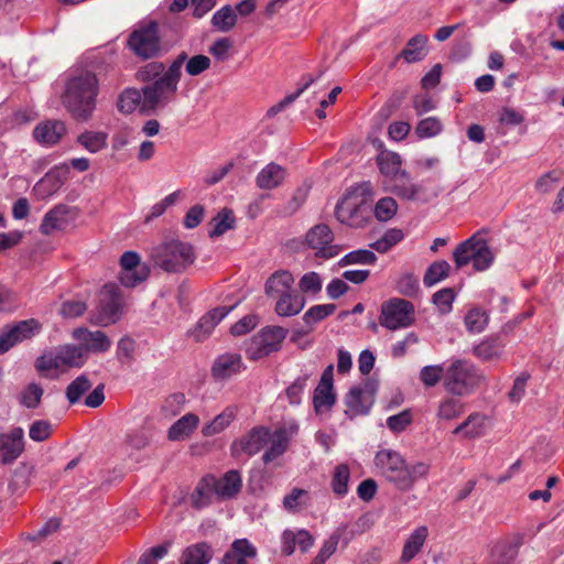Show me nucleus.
I'll list each match as a JSON object with an SVG mask.
<instances>
[{"mask_svg": "<svg viewBox=\"0 0 564 564\" xmlns=\"http://www.w3.org/2000/svg\"><path fill=\"white\" fill-rule=\"evenodd\" d=\"M375 465L389 482L402 491L410 490L419 479L425 478L430 471L429 464L417 462L408 465L404 458L392 449L378 452Z\"/></svg>", "mask_w": 564, "mask_h": 564, "instance_id": "1", "label": "nucleus"}, {"mask_svg": "<svg viewBox=\"0 0 564 564\" xmlns=\"http://www.w3.org/2000/svg\"><path fill=\"white\" fill-rule=\"evenodd\" d=\"M97 91V78L91 72H82L68 80L63 104L76 121L84 122L91 118Z\"/></svg>", "mask_w": 564, "mask_h": 564, "instance_id": "2", "label": "nucleus"}, {"mask_svg": "<svg viewBox=\"0 0 564 564\" xmlns=\"http://www.w3.org/2000/svg\"><path fill=\"white\" fill-rule=\"evenodd\" d=\"M372 187L362 183L346 191L335 207L336 219L351 228H364L371 219Z\"/></svg>", "mask_w": 564, "mask_h": 564, "instance_id": "3", "label": "nucleus"}, {"mask_svg": "<svg viewBox=\"0 0 564 564\" xmlns=\"http://www.w3.org/2000/svg\"><path fill=\"white\" fill-rule=\"evenodd\" d=\"M156 267L169 273L185 272L196 260L193 245L178 238H166L151 251Z\"/></svg>", "mask_w": 564, "mask_h": 564, "instance_id": "4", "label": "nucleus"}, {"mask_svg": "<svg viewBox=\"0 0 564 564\" xmlns=\"http://www.w3.org/2000/svg\"><path fill=\"white\" fill-rule=\"evenodd\" d=\"M485 380V376L465 360L454 361L446 370L444 387L453 395L463 397L471 393Z\"/></svg>", "mask_w": 564, "mask_h": 564, "instance_id": "5", "label": "nucleus"}, {"mask_svg": "<svg viewBox=\"0 0 564 564\" xmlns=\"http://www.w3.org/2000/svg\"><path fill=\"white\" fill-rule=\"evenodd\" d=\"M453 257L457 269L473 262L477 271L488 269L495 259L487 240L480 234H475L459 243L454 250Z\"/></svg>", "mask_w": 564, "mask_h": 564, "instance_id": "6", "label": "nucleus"}, {"mask_svg": "<svg viewBox=\"0 0 564 564\" xmlns=\"http://www.w3.org/2000/svg\"><path fill=\"white\" fill-rule=\"evenodd\" d=\"M180 80L164 73L142 87V110L155 112L166 108L176 98Z\"/></svg>", "mask_w": 564, "mask_h": 564, "instance_id": "7", "label": "nucleus"}, {"mask_svg": "<svg viewBox=\"0 0 564 564\" xmlns=\"http://www.w3.org/2000/svg\"><path fill=\"white\" fill-rule=\"evenodd\" d=\"M160 26L156 21H150L135 29L128 39L130 50L142 59H151L161 54Z\"/></svg>", "mask_w": 564, "mask_h": 564, "instance_id": "8", "label": "nucleus"}, {"mask_svg": "<svg viewBox=\"0 0 564 564\" xmlns=\"http://www.w3.org/2000/svg\"><path fill=\"white\" fill-rule=\"evenodd\" d=\"M415 308L406 300L394 297L381 305L379 323L389 330L405 328L414 324Z\"/></svg>", "mask_w": 564, "mask_h": 564, "instance_id": "9", "label": "nucleus"}, {"mask_svg": "<svg viewBox=\"0 0 564 564\" xmlns=\"http://www.w3.org/2000/svg\"><path fill=\"white\" fill-rule=\"evenodd\" d=\"M286 335L288 329L281 326L264 327L247 343V357L258 360L280 350Z\"/></svg>", "mask_w": 564, "mask_h": 564, "instance_id": "10", "label": "nucleus"}, {"mask_svg": "<svg viewBox=\"0 0 564 564\" xmlns=\"http://www.w3.org/2000/svg\"><path fill=\"white\" fill-rule=\"evenodd\" d=\"M123 307V295L115 283L106 284L99 292V303L95 315V322L99 325L116 323Z\"/></svg>", "mask_w": 564, "mask_h": 564, "instance_id": "11", "label": "nucleus"}, {"mask_svg": "<svg viewBox=\"0 0 564 564\" xmlns=\"http://www.w3.org/2000/svg\"><path fill=\"white\" fill-rule=\"evenodd\" d=\"M120 284L126 288H134L145 281L150 274L149 267L141 263L140 256L135 251H126L120 258Z\"/></svg>", "mask_w": 564, "mask_h": 564, "instance_id": "12", "label": "nucleus"}, {"mask_svg": "<svg viewBox=\"0 0 564 564\" xmlns=\"http://www.w3.org/2000/svg\"><path fill=\"white\" fill-rule=\"evenodd\" d=\"M334 234L332 229L325 224H318L311 228L305 237L307 246L315 250V256L329 259L336 257L340 248L333 245Z\"/></svg>", "mask_w": 564, "mask_h": 564, "instance_id": "13", "label": "nucleus"}, {"mask_svg": "<svg viewBox=\"0 0 564 564\" xmlns=\"http://www.w3.org/2000/svg\"><path fill=\"white\" fill-rule=\"evenodd\" d=\"M391 191L402 199L423 203L437 196V192H429L423 184L412 182L409 174L404 171L393 178Z\"/></svg>", "mask_w": 564, "mask_h": 564, "instance_id": "14", "label": "nucleus"}, {"mask_svg": "<svg viewBox=\"0 0 564 564\" xmlns=\"http://www.w3.org/2000/svg\"><path fill=\"white\" fill-rule=\"evenodd\" d=\"M270 441V430L263 426L253 427L240 440L231 444V455L238 457L241 453L249 456L259 453Z\"/></svg>", "mask_w": 564, "mask_h": 564, "instance_id": "15", "label": "nucleus"}, {"mask_svg": "<svg viewBox=\"0 0 564 564\" xmlns=\"http://www.w3.org/2000/svg\"><path fill=\"white\" fill-rule=\"evenodd\" d=\"M73 337L80 343L79 347L84 348V356L88 352L100 354L106 352L110 346L111 340L101 330H89L85 327L74 329Z\"/></svg>", "mask_w": 564, "mask_h": 564, "instance_id": "16", "label": "nucleus"}, {"mask_svg": "<svg viewBox=\"0 0 564 564\" xmlns=\"http://www.w3.org/2000/svg\"><path fill=\"white\" fill-rule=\"evenodd\" d=\"M24 452V433L21 427H14L9 433L0 434V462L12 464Z\"/></svg>", "mask_w": 564, "mask_h": 564, "instance_id": "17", "label": "nucleus"}, {"mask_svg": "<svg viewBox=\"0 0 564 564\" xmlns=\"http://www.w3.org/2000/svg\"><path fill=\"white\" fill-rule=\"evenodd\" d=\"M39 329L40 324L33 318L13 325L7 332L0 334V354L8 351L17 343L31 338Z\"/></svg>", "mask_w": 564, "mask_h": 564, "instance_id": "18", "label": "nucleus"}, {"mask_svg": "<svg viewBox=\"0 0 564 564\" xmlns=\"http://www.w3.org/2000/svg\"><path fill=\"white\" fill-rule=\"evenodd\" d=\"M66 126L59 120H47L37 124L33 131L34 139L43 145H54L66 134Z\"/></svg>", "mask_w": 564, "mask_h": 564, "instance_id": "19", "label": "nucleus"}, {"mask_svg": "<svg viewBox=\"0 0 564 564\" xmlns=\"http://www.w3.org/2000/svg\"><path fill=\"white\" fill-rule=\"evenodd\" d=\"M256 556L257 549L247 539H237L225 553L221 564H248Z\"/></svg>", "mask_w": 564, "mask_h": 564, "instance_id": "20", "label": "nucleus"}, {"mask_svg": "<svg viewBox=\"0 0 564 564\" xmlns=\"http://www.w3.org/2000/svg\"><path fill=\"white\" fill-rule=\"evenodd\" d=\"M215 495L221 498H232L241 489L242 479L238 470L227 471L220 479H209Z\"/></svg>", "mask_w": 564, "mask_h": 564, "instance_id": "21", "label": "nucleus"}, {"mask_svg": "<svg viewBox=\"0 0 564 564\" xmlns=\"http://www.w3.org/2000/svg\"><path fill=\"white\" fill-rule=\"evenodd\" d=\"M285 177V170L276 164L269 163L257 175L256 184L261 189H273L279 187Z\"/></svg>", "mask_w": 564, "mask_h": 564, "instance_id": "22", "label": "nucleus"}, {"mask_svg": "<svg viewBox=\"0 0 564 564\" xmlns=\"http://www.w3.org/2000/svg\"><path fill=\"white\" fill-rule=\"evenodd\" d=\"M199 417L196 414L187 413L172 424L167 438L172 442L186 440L197 429Z\"/></svg>", "mask_w": 564, "mask_h": 564, "instance_id": "23", "label": "nucleus"}, {"mask_svg": "<svg viewBox=\"0 0 564 564\" xmlns=\"http://www.w3.org/2000/svg\"><path fill=\"white\" fill-rule=\"evenodd\" d=\"M242 367L241 357L238 354H225L219 356L213 366L215 378L224 380L240 371Z\"/></svg>", "mask_w": 564, "mask_h": 564, "instance_id": "24", "label": "nucleus"}, {"mask_svg": "<svg viewBox=\"0 0 564 564\" xmlns=\"http://www.w3.org/2000/svg\"><path fill=\"white\" fill-rule=\"evenodd\" d=\"M70 209L66 205H57L53 209H51L45 216L41 224V231L44 235H51L55 230L63 229L68 220L67 215Z\"/></svg>", "mask_w": 564, "mask_h": 564, "instance_id": "25", "label": "nucleus"}, {"mask_svg": "<svg viewBox=\"0 0 564 564\" xmlns=\"http://www.w3.org/2000/svg\"><path fill=\"white\" fill-rule=\"evenodd\" d=\"M305 306V299L297 292H286L280 295L275 304V312L280 316H294Z\"/></svg>", "mask_w": 564, "mask_h": 564, "instance_id": "26", "label": "nucleus"}, {"mask_svg": "<svg viewBox=\"0 0 564 564\" xmlns=\"http://www.w3.org/2000/svg\"><path fill=\"white\" fill-rule=\"evenodd\" d=\"M293 283L294 278L291 272L286 270L275 271L267 280L264 291L268 296L282 295L289 292Z\"/></svg>", "mask_w": 564, "mask_h": 564, "instance_id": "27", "label": "nucleus"}, {"mask_svg": "<svg viewBox=\"0 0 564 564\" xmlns=\"http://www.w3.org/2000/svg\"><path fill=\"white\" fill-rule=\"evenodd\" d=\"M426 44L427 37L422 34H416L408 41L405 47L398 55V58H404L408 63L420 62L427 54Z\"/></svg>", "mask_w": 564, "mask_h": 564, "instance_id": "28", "label": "nucleus"}, {"mask_svg": "<svg viewBox=\"0 0 564 564\" xmlns=\"http://www.w3.org/2000/svg\"><path fill=\"white\" fill-rule=\"evenodd\" d=\"M486 417L480 413H471L462 424L456 426L453 434H462L464 438L473 440L485 433Z\"/></svg>", "mask_w": 564, "mask_h": 564, "instance_id": "29", "label": "nucleus"}, {"mask_svg": "<svg viewBox=\"0 0 564 564\" xmlns=\"http://www.w3.org/2000/svg\"><path fill=\"white\" fill-rule=\"evenodd\" d=\"M429 535L427 527L416 528L405 541L402 550L401 561L410 562L421 551Z\"/></svg>", "mask_w": 564, "mask_h": 564, "instance_id": "30", "label": "nucleus"}, {"mask_svg": "<svg viewBox=\"0 0 564 564\" xmlns=\"http://www.w3.org/2000/svg\"><path fill=\"white\" fill-rule=\"evenodd\" d=\"M290 442V434L285 429H278L273 434L270 433V447L265 451L262 459L265 464L276 459L288 448Z\"/></svg>", "mask_w": 564, "mask_h": 564, "instance_id": "31", "label": "nucleus"}, {"mask_svg": "<svg viewBox=\"0 0 564 564\" xmlns=\"http://www.w3.org/2000/svg\"><path fill=\"white\" fill-rule=\"evenodd\" d=\"M237 416V408L228 406L202 429L204 436H214L224 432Z\"/></svg>", "mask_w": 564, "mask_h": 564, "instance_id": "32", "label": "nucleus"}, {"mask_svg": "<svg viewBox=\"0 0 564 564\" xmlns=\"http://www.w3.org/2000/svg\"><path fill=\"white\" fill-rule=\"evenodd\" d=\"M366 390L361 387H352L346 395L345 402L348 408L346 411L350 417L366 414L369 411L370 403L365 398Z\"/></svg>", "mask_w": 564, "mask_h": 564, "instance_id": "33", "label": "nucleus"}, {"mask_svg": "<svg viewBox=\"0 0 564 564\" xmlns=\"http://www.w3.org/2000/svg\"><path fill=\"white\" fill-rule=\"evenodd\" d=\"M212 557V547L207 543L200 542L184 550L181 564H208Z\"/></svg>", "mask_w": 564, "mask_h": 564, "instance_id": "34", "label": "nucleus"}, {"mask_svg": "<svg viewBox=\"0 0 564 564\" xmlns=\"http://www.w3.org/2000/svg\"><path fill=\"white\" fill-rule=\"evenodd\" d=\"M236 217L229 208H223L209 223V237H219L227 230L235 228Z\"/></svg>", "mask_w": 564, "mask_h": 564, "instance_id": "35", "label": "nucleus"}, {"mask_svg": "<svg viewBox=\"0 0 564 564\" xmlns=\"http://www.w3.org/2000/svg\"><path fill=\"white\" fill-rule=\"evenodd\" d=\"M108 134L102 131H85L80 133L76 142L89 153H97L107 147Z\"/></svg>", "mask_w": 564, "mask_h": 564, "instance_id": "36", "label": "nucleus"}, {"mask_svg": "<svg viewBox=\"0 0 564 564\" xmlns=\"http://www.w3.org/2000/svg\"><path fill=\"white\" fill-rule=\"evenodd\" d=\"M237 20L238 18L235 9L227 4L214 13L212 24L218 31L226 33L236 26Z\"/></svg>", "mask_w": 564, "mask_h": 564, "instance_id": "37", "label": "nucleus"}, {"mask_svg": "<svg viewBox=\"0 0 564 564\" xmlns=\"http://www.w3.org/2000/svg\"><path fill=\"white\" fill-rule=\"evenodd\" d=\"M377 164L380 172L386 176L395 178L400 174L401 158L394 152L381 151L377 156Z\"/></svg>", "mask_w": 564, "mask_h": 564, "instance_id": "38", "label": "nucleus"}, {"mask_svg": "<svg viewBox=\"0 0 564 564\" xmlns=\"http://www.w3.org/2000/svg\"><path fill=\"white\" fill-rule=\"evenodd\" d=\"M464 403L454 397L444 398L436 411L440 420L452 421L457 419L464 412Z\"/></svg>", "mask_w": 564, "mask_h": 564, "instance_id": "39", "label": "nucleus"}, {"mask_svg": "<svg viewBox=\"0 0 564 564\" xmlns=\"http://www.w3.org/2000/svg\"><path fill=\"white\" fill-rule=\"evenodd\" d=\"M142 88L140 90L135 88L126 89L118 98L117 107L122 113H132L138 106L142 109Z\"/></svg>", "mask_w": 564, "mask_h": 564, "instance_id": "40", "label": "nucleus"}, {"mask_svg": "<svg viewBox=\"0 0 564 564\" xmlns=\"http://www.w3.org/2000/svg\"><path fill=\"white\" fill-rule=\"evenodd\" d=\"M93 383L89 378L85 375H82L74 379L66 388L65 394L66 399L70 404H75L79 402V400L85 395Z\"/></svg>", "mask_w": 564, "mask_h": 564, "instance_id": "41", "label": "nucleus"}, {"mask_svg": "<svg viewBox=\"0 0 564 564\" xmlns=\"http://www.w3.org/2000/svg\"><path fill=\"white\" fill-rule=\"evenodd\" d=\"M403 231L399 228L388 229L382 237L370 243V248L375 249L380 253H386L393 246L403 239Z\"/></svg>", "mask_w": 564, "mask_h": 564, "instance_id": "42", "label": "nucleus"}, {"mask_svg": "<svg viewBox=\"0 0 564 564\" xmlns=\"http://www.w3.org/2000/svg\"><path fill=\"white\" fill-rule=\"evenodd\" d=\"M451 270V265L447 261L441 260L435 261L427 268L423 282L426 286H432L436 284L437 282L444 280L448 276Z\"/></svg>", "mask_w": 564, "mask_h": 564, "instance_id": "43", "label": "nucleus"}, {"mask_svg": "<svg viewBox=\"0 0 564 564\" xmlns=\"http://www.w3.org/2000/svg\"><path fill=\"white\" fill-rule=\"evenodd\" d=\"M336 401V395L333 391V387L317 386L314 391L313 404L316 413H321L324 410H329Z\"/></svg>", "mask_w": 564, "mask_h": 564, "instance_id": "44", "label": "nucleus"}, {"mask_svg": "<svg viewBox=\"0 0 564 564\" xmlns=\"http://www.w3.org/2000/svg\"><path fill=\"white\" fill-rule=\"evenodd\" d=\"M215 495L209 479H203L195 488L192 495V505L196 509H200L210 503L212 496Z\"/></svg>", "mask_w": 564, "mask_h": 564, "instance_id": "45", "label": "nucleus"}, {"mask_svg": "<svg viewBox=\"0 0 564 564\" xmlns=\"http://www.w3.org/2000/svg\"><path fill=\"white\" fill-rule=\"evenodd\" d=\"M518 555L517 549L508 543L497 544L490 555V564H512Z\"/></svg>", "mask_w": 564, "mask_h": 564, "instance_id": "46", "label": "nucleus"}, {"mask_svg": "<svg viewBox=\"0 0 564 564\" xmlns=\"http://www.w3.org/2000/svg\"><path fill=\"white\" fill-rule=\"evenodd\" d=\"M474 352L478 358L485 361H490L498 359L501 356L502 347L498 340L487 339L478 344L474 348Z\"/></svg>", "mask_w": 564, "mask_h": 564, "instance_id": "47", "label": "nucleus"}, {"mask_svg": "<svg viewBox=\"0 0 564 564\" xmlns=\"http://www.w3.org/2000/svg\"><path fill=\"white\" fill-rule=\"evenodd\" d=\"M62 355L58 348L54 351H48L40 356L35 361V368L40 372H46L51 370H58L64 368Z\"/></svg>", "mask_w": 564, "mask_h": 564, "instance_id": "48", "label": "nucleus"}, {"mask_svg": "<svg viewBox=\"0 0 564 564\" xmlns=\"http://www.w3.org/2000/svg\"><path fill=\"white\" fill-rule=\"evenodd\" d=\"M349 477L350 470L348 465L339 464L335 467L332 479V489L334 494L338 496H344L347 494Z\"/></svg>", "mask_w": 564, "mask_h": 564, "instance_id": "49", "label": "nucleus"}, {"mask_svg": "<svg viewBox=\"0 0 564 564\" xmlns=\"http://www.w3.org/2000/svg\"><path fill=\"white\" fill-rule=\"evenodd\" d=\"M65 367H80L85 362L84 348L75 345H64L58 348Z\"/></svg>", "mask_w": 564, "mask_h": 564, "instance_id": "50", "label": "nucleus"}, {"mask_svg": "<svg viewBox=\"0 0 564 564\" xmlns=\"http://www.w3.org/2000/svg\"><path fill=\"white\" fill-rule=\"evenodd\" d=\"M398 210V204L392 197L380 198L373 208V215L379 221L392 219Z\"/></svg>", "mask_w": 564, "mask_h": 564, "instance_id": "51", "label": "nucleus"}, {"mask_svg": "<svg viewBox=\"0 0 564 564\" xmlns=\"http://www.w3.org/2000/svg\"><path fill=\"white\" fill-rule=\"evenodd\" d=\"M377 260V256L367 249H359L347 253L340 259L338 264L345 267L348 264H373Z\"/></svg>", "mask_w": 564, "mask_h": 564, "instance_id": "52", "label": "nucleus"}, {"mask_svg": "<svg viewBox=\"0 0 564 564\" xmlns=\"http://www.w3.org/2000/svg\"><path fill=\"white\" fill-rule=\"evenodd\" d=\"M165 66L162 62H151L138 69L137 79L143 83H152L165 73Z\"/></svg>", "mask_w": 564, "mask_h": 564, "instance_id": "53", "label": "nucleus"}, {"mask_svg": "<svg viewBox=\"0 0 564 564\" xmlns=\"http://www.w3.org/2000/svg\"><path fill=\"white\" fill-rule=\"evenodd\" d=\"M43 393L40 384L31 382L21 392L20 402L28 409H35L40 404Z\"/></svg>", "mask_w": 564, "mask_h": 564, "instance_id": "54", "label": "nucleus"}, {"mask_svg": "<svg viewBox=\"0 0 564 564\" xmlns=\"http://www.w3.org/2000/svg\"><path fill=\"white\" fill-rule=\"evenodd\" d=\"M488 323L487 314L479 310L473 308L465 316V325L470 333H480Z\"/></svg>", "mask_w": 564, "mask_h": 564, "instance_id": "55", "label": "nucleus"}, {"mask_svg": "<svg viewBox=\"0 0 564 564\" xmlns=\"http://www.w3.org/2000/svg\"><path fill=\"white\" fill-rule=\"evenodd\" d=\"M441 130L442 123L435 117L421 120L415 128V132L421 139L435 137Z\"/></svg>", "mask_w": 564, "mask_h": 564, "instance_id": "56", "label": "nucleus"}, {"mask_svg": "<svg viewBox=\"0 0 564 564\" xmlns=\"http://www.w3.org/2000/svg\"><path fill=\"white\" fill-rule=\"evenodd\" d=\"M445 378V372L442 366H425L420 371V380L427 387L436 386L442 378Z\"/></svg>", "mask_w": 564, "mask_h": 564, "instance_id": "57", "label": "nucleus"}, {"mask_svg": "<svg viewBox=\"0 0 564 564\" xmlns=\"http://www.w3.org/2000/svg\"><path fill=\"white\" fill-rule=\"evenodd\" d=\"M334 304H322L312 306L303 316L306 324L313 325L334 313Z\"/></svg>", "mask_w": 564, "mask_h": 564, "instance_id": "58", "label": "nucleus"}, {"mask_svg": "<svg viewBox=\"0 0 564 564\" xmlns=\"http://www.w3.org/2000/svg\"><path fill=\"white\" fill-rule=\"evenodd\" d=\"M59 188V185L52 180V175L46 173L44 177L34 185L33 191L39 198L45 199L54 195Z\"/></svg>", "mask_w": 564, "mask_h": 564, "instance_id": "59", "label": "nucleus"}, {"mask_svg": "<svg viewBox=\"0 0 564 564\" xmlns=\"http://www.w3.org/2000/svg\"><path fill=\"white\" fill-rule=\"evenodd\" d=\"M151 436L145 430H135L128 433L124 437V444L132 449L141 451L150 445Z\"/></svg>", "mask_w": 564, "mask_h": 564, "instance_id": "60", "label": "nucleus"}, {"mask_svg": "<svg viewBox=\"0 0 564 564\" xmlns=\"http://www.w3.org/2000/svg\"><path fill=\"white\" fill-rule=\"evenodd\" d=\"M212 61L208 56L197 54L188 58L185 70L189 76H198L210 67Z\"/></svg>", "mask_w": 564, "mask_h": 564, "instance_id": "61", "label": "nucleus"}, {"mask_svg": "<svg viewBox=\"0 0 564 564\" xmlns=\"http://www.w3.org/2000/svg\"><path fill=\"white\" fill-rule=\"evenodd\" d=\"M308 492L304 489L293 488L283 499V507L290 512H296L307 499Z\"/></svg>", "mask_w": 564, "mask_h": 564, "instance_id": "62", "label": "nucleus"}, {"mask_svg": "<svg viewBox=\"0 0 564 564\" xmlns=\"http://www.w3.org/2000/svg\"><path fill=\"white\" fill-rule=\"evenodd\" d=\"M412 413L410 410L391 415L387 419V426L394 433L404 431L412 423Z\"/></svg>", "mask_w": 564, "mask_h": 564, "instance_id": "63", "label": "nucleus"}, {"mask_svg": "<svg viewBox=\"0 0 564 564\" xmlns=\"http://www.w3.org/2000/svg\"><path fill=\"white\" fill-rule=\"evenodd\" d=\"M397 289L400 294L412 297L419 293L420 285L413 274L406 273L399 279Z\"/></svg>", "mask_w": 564, "mask_h": 564, "instance_id": "64", "label": "nucleus"}]
</instances>
